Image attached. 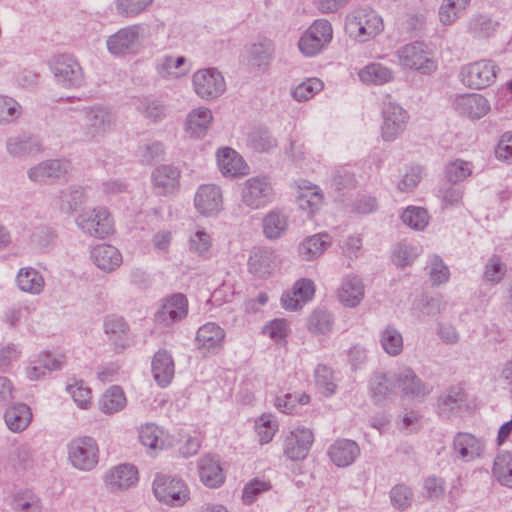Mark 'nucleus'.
I'll return each instance as SVG.
<instances>
[{
	"instance_id": "31",
	"label": "nucleus",
	"mask_w": 512,
	"mask_h": 512,
	"mask_svg": "<svg viewBox=\"0 0 512 512\" xmlns=\"http://www.w3.org/2000/svg\"><path fill=\"white\" fill-rule=\"evenodd\" d=\"M152 374L154 380L161 387L170 384L175 373L172 355L167 350H159L152 359Z\"/></svg>"
},
{
	"instance_id": "26",
	"label": "nucleus",
	"mask_w": 512,
	"mask_h": 512,
	"mask_svg": "<svg viewBox=\"0 0 512 512\" xmlns=\"http://www.w3.org/2000/svg\"><path fill=\"white\" fill-rule=\"evenodd\" d=\"M225 335L220 325L208 322L198 328L195 343L198 349L215 352L222 347Z\"/></svg>"
},
{
	"instance_id": "42",
	"label": "nucleus",
	"mask_w": 512,
	"mask_h": 512,
	"mask_svg": "<svg viewBox=\"0 0 512 512\" xmlns=\"http://www.w3.org/2000/svg\"><path fill=\"white\" fill-rule=\"evenodd\" d=\"M23 113L24 108L16 99L0 94V125L15 124Z\"/></svg>"
},
{
	"instance_id": "5",
	"label": "nucleus",
	"mask_w": 512,
	"mask_h": 512,
	"mask_svg": "<svg viewBox=\"0 0 512 512\" xmlns=\"http://www.w3.org/2000/svg\"><path fill=\"white\" fill-rule=\"evenodd\" d=\"M69 463L77 470L89 472L99 463V446L97 441L90 436H78L67 444Z\"/></svg>"
},
{
	"instance_id": "12",
	"label": "nucleus",
	"mask_w": 512,
	"mask_h": 512,
	"mask_svg": "<svg viewBox=\"0 0 512 512\" xmlns=\"http://www.w3.org/2000/svg\"><path fill=\"white\" fill-rule=\"evenodd\" d=\"M77 226L87 235L104 238L113 232V219L105 207H97L79 214Z\"/></svg>"
},
{
	"instance_id": "34",
	"label": "nucleus",
	"mask_w": 512,
	"mask_h": 512,
	"mask_svg": "<svg viewBox=\"0 0 512 512\" xmlns=\"http://www.w3.org/2000/svg\"><path fill=\"white\" fill-rule=\"evenodd\" d=\"M263 233L270 240L281 238L288 229L289 216L284 210L273 209L263 218Z\"/></svg>"
},
{
	"instance_id": "60",
	"label": "nucleus",
	"mask_w": 512,
	"mask_h": 512,
	"mask_svg": "<svg viewBox=\"0 0 512 512\" xmlns=\"http://www.w3.org/2000/svg\"><path fill=\"white\" fill-rule=\"evenodd\" d=\"M162 431L154 424H146L139 430L140 442L151 450L162 449L163 441L161 439Z\"/></svg>"
},
{
	"instance_id": "35",
	"label": "nucleus",
	"mask_w": 512,
	"mask_h": 512,
	"mask_svg": "<svg viewBox=\"0 0 512 512\" xmlns=\"http://www.w3.org/2000/svg\"><path fill=\"white\" fill-rule=\"evenodd\" d=\"M275 255L266 248H255L248 259L249 272L259 278L268 276L273 270Z\"/></svg>"
},
{
	"instance_id": "24",
	"label": "nucleus",
	"mask_w": 512,
	"mask_h": 512,
	"mask_svg": "<svg viewBox=\"0 0 512 512\" xmlns=\"http://www.w3.org/2000/svg\"><path fill=\"white\" fill-rule=\"evenodd\" d=\"M360 455L358 444L350 439H338L328 449L330 460L338 467H347Z\"/></svg>"
},
{
	"instance_id": "30",
	"label": "nucleus",
	"mask_w": 512,
	"mask_h": 512,
	"mask_svg": "<svg viewBox=\"0 0 512 512\" xmlns=\"http://www.w3.org/2000/svg\"><path fill=\"white\" fill-rule=\"evenodd\" d=\"M184 56L164 55L156 62V71L164 79H178L190 72Z\"/></svg>"
},
{
	"instance_id": "3",
	"label": "nucleus",
	"mask_w": 512,
	"mask_h": 512,
	"mask_svg": "<svg viewBox=\"0 0 512 512\" xmlns=\"http://www.w3.org/2000/svg\"><path fill=\"white\" fill-rule=\"evenodd\" d=\"M501 71L500 66L492 59H480L461 67L460 80L472 90H481L492 86Z\"/></svg>"
},
{
	"instance_id": "38",
	"label": "nucleus",
	"mask_w": 512,
	"mask_h": 512,
	"mask_svg": "<svg viewBox=\"0 0 512 512\" xmlns=\"http://www.w3.org/2000/svg\"><path fill=\"white\" fill-rule=\"evenodd\" d=\"M471 0H442L439 7V21L444 26H450L466 12Z\"/></svg>"
},
{
	"instance_id": "20",
	"label": "nucleus",
	"mask_w": 512,
	"mask_h": 512,
	"mask_svg": "<svg viewBox=\"0 0 512 512\" xmlns=\"http://www.w3.org/2000/svg\"><path fill=\"white\" fill-rule=\"evenodd\" d=\"M395 385L404 396L411 398H424L430 393L427 385L416 375L410 367H403L394 374Z\"/></svg>"
},
{
	"instance_id": "22",
	"label": "nucleus",
	"mask_w": 512,
	"mask_h": 512,
	"mask_svg": "<svg viewBox=\"0 0 512 512\" xmlns=\"http://www.w3.org/2000/svg\"><path fill=\"white\" fill-rule=\"evenodd\" d=\"M218 167L225 176L240 177L249 173V166L243 157L229 147L220 148L216 154Z\"/></svg>"
},
{
	"instance_id": "21",
	"label": "nucleus",
	"mask_w": 512,
	"mask_h": 512,
	"mask_svg": "<svg viewBox=\"0 0 512 512\" xmlns=\"http://www.w3.org/2000/svg\"><path fill=\"white\" fill-rule=\"evenodd\" d=\"M151 179L156 194H172L180 186V171L172 165H161L153 170Z\"/></svg>"
},
{
	"instance_id": "53",
	"label": "nucleus",
	"mask_w": 512,
	"mask_h": 512,
	"mask_svg": "<svg viewBox=\"0 0 512 512\" xmlns=\"http://www.w3.org/2000/svg\"><path fill=\"white\" fill-rule=\"evenodd\" d=\"M154 0H116L115 9L118 15L133 18L144 12Z\"/></svg>"
},
{
	"instance_id": "46",
	"label": "nucleus",
	"mask_w": 512,
	"mask_h": 512,
	"mask_svg": "<svg viewBox=\"0 0 512 512\" xmlns=\"http://www.w3.org/2000/svg\"><path fill=\"white\" fill-rule=\"evenodd\" d=\"M138 109L148 119L158 121L167 116L168 108L163 100L148 96L140 100Z\"/></svg>"
},
{
	"instance_id": "45",
	"label": "nucleus",
	"mask_w": 512,
	"mask_h": 512,
	"mask_svg": "<svg viewBox=\"0 0 512 512\" xmlns=\"http://www.w3.org/2000/svg\"><path fill=\"white\" fill-rule=\"evenodd\" d=\"M323 202V195L318 186H309L302 189L301 193L297 196L298 207L307 211L309 215H312L317 211Z\"/></svg>"
},
{
	"instance_id": "52",
	"label": "nucleus",
	"mask_w": 512,
	"mask_h": 512,
	"mask_svg": "<svg viewBox=\"0 0 512 512\" xmlns=\"http://www.w3.org/2000/svg\"><path fill=\"white\" fill-rule=\"evenodd\" d=\"M211 246V237L204 229H198L189 238V250L203 259L210 258Z\"/></svg>"
},
{
	"instance_id": "16",
	"label": "nucleus",
	"mask_w": 512,
	"mask_h": 512,
	"mask_svg": "<svg viewBox=\"0 0 512 512\" xmlns=\"http://www.w3.org/2000/svg\"><path fill=\"white\" fill-rule=\"evenodd\" d=\"M139 480V472L132 464H118L111 467L104 475L103 481L110 492H119L135 486Z\"/></svg>"
},
{
	"instance_id": "11",
	"label": "nucleus",
	"mask_w": 512,
	"mask_h": 512,
	"mask_svg": "<svg viewBox=\"0 0 512 512\" xmlns=\"http://www.w3.org/2000/svg\"><path fill=\"white\" fill-rule=\"evenodd\" d=\"M143 30L141 24H133L119 29L107 38L108 51L117 57L137 54L141 48Z\"/></svg>"
},
{
	"instance_id": "47",
	"label": "nucleus",
	"mask_w": 512,
	"mask_h": 512,
	"mask_svg": "<svg viewBox=\"0 0 512 512\" xmlns=\"http://www.w3.org/2000/svg\"><path fill=\"white\" fill-rule=\"evenodd\" d=\"M274 44L270 40L254 43L249 48V62L252 65L267 66L274 54Z\"/></svg>"
},
{
	"instance_id": "7",
	"label": "nucleus",
	"mask_w": 512,
	"mask_h": 512,
	"mask_svg": "<svg viewBox=\"0 0 512 512\" xmlns=\"http://www.w3.org/2000/svg\"><path fill=\"white\" fill-rule=\"evenodd\" d=\"M152 489L159 502L172 507L182 506L189 499L188 486L178 477L158 473L153 480Z\"/></svg>"
},
{
	"instance_id": "48",
	"label": "nucleus",
	"mask_w": 512,
	"mask_h": 512,
	"mask_svg": "<svg viewBox=\"0 0 512 512\" xmlns=\"http://www.w3.org/2000/svg\"><path fill=\"white\" fill-rule=\"evenodd\" d=\"M324 88V83L319 78H307L292 89L291 95L298 102L312 99Z\"/></svg>"
},
{
	"instance_id": "41",
	"label": "nucleus",
	"mask_w": 512,
	"mask_h": 512,
	"mask_svg": "<svg viewBox=\"0 0 512 512\" xmlns=\"http://www.w3.org/2000/svg\"><path fill=\"white\" fill-rule=\"evenodd\" d=\"M493 476L502 485L512 488V453L503 451L499 453L493 464Z\"/></svg>"
},
{
	"instance_id": "39",
	"label": "nucleus",
	"mask_w": 512,
	"mask_h": 512,
	"mask_svg": "<svg viewBox=\"0 0 512 512\" xmlns=\"http://www.w3.org/2000/svg\"><path fill=\"white\" fill-rule=\"evenodd\" d=\"M497 22L484 14H477L470 17L467 22V32L475 39H486L491 37L496 29Z\"/></svg>"
},
{
	"instance_id": "62",
	"label": "nucleus",
	"mask_w": 512,
	"mask_h": 512,
	"mask_svg": "<svg viewBox=\"0 0 512 512\" xmlns=\"http://www.w3.org/2000/svg\"><path fill=\"white\" fill-rule=\"evenodd\" d=\"M213 120L212 111L207 107L191 110L186 117V128H207Z\"/></svg>"
},
{
	"instance_id": "25",
	"label": "nucleus",
	"mask_w": 512,
	"mask_h": 512,
	"mask_svg": "<svg viewBox=\"0 0 512 512\" xmlns=\"http://www.w3.org/2000/svg\"><path fill=\"white\" fill-rule=\"evenodd\" d=\"M198 473L201 482L209 488L220 487L225 480L218 457L205 455L198 460Z\"/></svg>"
},
{
	"instance_id": "40",
	"label": "nucleus",
	"mask_w": 512,
	"mask_h": 512,
	"mask_svg": "<svg viewBox=\"0 0 512 512\" xmlns=\"http://www.w3.org/2000/svg\"><path fill=\"white\" fill-rule=\"evenodd\" d=\"M379 342L382 349L389 356H398L403 351V336L401 332L393 325H387L383 330L380 331Z\"/></svg>"
},
{
	"instance_id": "10",
	"label": "nucleus",
	"mask_w": 512,
	"mask_h": 512,
	"mask_svg": "<svg viewBox=\"0 0 512 512\" xmlns=\"http://www.w3.org/2000/svg\"><path fill=\"white\" fill-rule=\"evenodd\" d=\"M195 94L203 100H215L226 91L223 74L215 67L202 68L192 75Z\"/></svg>"
},
{
	"instance_id": "18",
	"label": "nucleus",
	"mask_w": 512,
	"mask_h": 512,
	"mask_svg": "<svg viewBox=\"0 0 512 512\" xmlns=\"http://www.w3.org/2000/svg\"><path fill=\"white\" fill-rule=\"evenodd\" d=\"M315 293L314 282L308 278L297 280L293 287L281 296V304L284 309L296 311L310 301Z\"/></svg>"
},
{
	"instance_id": "58",
	"label": "nucleus",
	"mask_w": 512,
	"mask_h": 512,
	"mask_svg": "<svg viewBox=\"0 0 512 512\" xmlns=\"http://www.w3.org/2000/svg\"><path fill=\"white\" fill-rule=\"evenodd\" d=\"M103 328L105 334L116 344L121 341L128 332V325L124 319L115 315L105 318Z\"/></svg>"
},
{
	"instance_id": "1",
	"label": "nucleus",
	"mask_w": 512,
	"mask_h": 512,
	"mask_svg": "<svg viewBox=\"0 0 512 512\" xmlns=\"http://www.w3.org/2000/svg\"><path fill=\"white\" fill-rule=\"evenodd\" d=\"M395 55L398 65L403 70L431 75L438 67L433 51L422 41H414L400 46Z\"/></svg>"
},
{
	"instance_id": "44",
	"label": "nucleus",
	"mask_w": 512,
	"mask_h": 512,
	"mask_svg": "<svg viewBox=\"0 0 512 512\" xmlns=\"http://www.w3.org/2000/svg\"><path fill=\"white\" fill-rule=\"evenodd\" d=\"M395 382L384 373L377 372L369 380L370 395L375 402H381L394 391Z\"/></svg>"
},
{
	"instance_id": "13",
	"label": "nucleus",
	"mask_w": 512,
	"mask_h": 512,
	"mask_svg": "<svg viewBox=\"0 0 512 512\" xmlns=\"http://www.w3.org/2000/svg\"><path fill=\"white\" fill-rule=\"evenodd\" d=\"M314 442V434L311 429L297 427L291 430L284 438L283 453L292 461L304 460Z\"/></svg>"
},
{
	"instance_id": "28",
	"label": "nucleus",
	"mask_w": 512,
	"mask_h": 512,
	"mask_svg": "<svg viewBox=\"0 0 512 512\" xmlns=\"http://www.w3.org/2000/svg\"><path fill=\"white\" fill-rule=\"evenodd\" d=\"M93 263L102 271L110 273L115 271L122 264V254L109 244H100L91 250Z\"/></svg>"
},
{
	"instance_id": "2",
	"label": "nucleus",
	"mask_w": 512,
	"mask_h": 512,
	"mask_svg": "<svg viewBox=\"0 0 512 512\" xmlns=\"http://www.w3.org/2000/svg\"><path fill=\"white\" fill-rule=\"evenodd\" d=\"M345 29L352 39L363 43L379 35L384 29V23L376 11L358 8L347 15Z\"/></svg>"
},
{
	"instance_id": "50",
	"label": "nucleus",
	"mask_w": 512,
	"mask_h": 512,
	"mask_svg": "<svg viewBox=\"0 0 512 512\" xmlns=\"http://www.w3.org/2000/svg\"><path fill=\"white\" fill-rule=\"evenodd\" d=\"M382 113L385 128H400L409 118L407 111L394 102L385 103Z\"/></svg>"
},
{
	"instance_id": "29",
	"label": "nucleus",
	"mask_w": 512,
	"mask_h": 512,
	"mask_svg": "<svg viewBox=\"0 0 512 512\" xmlns=\"http://www.w3.org/2000/svg\"><path fill=\"white\" fill-rule=\"evenodd\" d=\"M339 301L346 307H356L364 298V285L357 275H347L337 293Z\"/></svg>"
},
{
	"instance_id": "4",
	"label": "nucleus",
	"mask_w": 512,
	"mask_h": 512,
	"mask_svg": "<svg viewBox=\"0 0 512 512\" xmlns=\"http://www.w3.org/2000/svg\"><path fill=\"white\" fill-rule=\"evenodd\" d=\"M333 39V28L327 19H316L302 33L297 46L305 57H315L322 53Z\"/></svg>"
},
{
	"instance_id": "27",
	"label": "nucleus",
	"mask_w": 512,
	"mask_h": 512,
	"mask_svg": "<svg viewBox=\"0 0 512 512\" xmlns=\"http://www.w3.org/2000/svg\"><path fill=\"white\" fill-rule=\"evenodd\" d=\"M77 118L84 120L85 125L101 128L117 124L116 113L106 106L84 107L77 111Z\"/></svg>"
},
{
	"instance_id": "49",
	"label": "nucleus",
	"mask_w": 512,
	"mask_h": 512,
	"mask_svg": "<svg viewBox=\"0 0 512 512\" xmlns=\"http://www.w3.org/2000/svg\"><path fill=\"white\" fill-rule=\"evenodd\" d=\"M314 377L316 386L322 395L329 397L335 393L337 385L331 368L319 364L315 368Z\"/></svg>"
},
{
	"instance_id": "63",
	"label": "nucleus",
	"mask_w": 512,
	"mask_h": 512,
	"mask_svg": "<svg viewBox=\"0 0 512 512\" xmlns=\"http://www.w3.org/2000/svg\"><path fill=\"white\" fill-rule=\"evenodd\" d=\"M390 500L394 508L405 510L412 503L413 493L408 486L404 484H398L392 487L390 491Z\"/></svg>"
},
{
	"instance_id": "59",
	"label": "nucleus",
	"mask_w": 512,
	"mask_h": 512,
	"mask_svg": "<svg viewBox=\"0 0 512 512\" xmlns=\"http://www.w3.org/2000/svg\"><path fill=\"white\" fill-rule=\"evenodd\" d=\"M429 276L433 285L446 283L450 277L448 266L438 255H432L428 262Z\"/></svg>"
},
{
	"instance_id": "9",
	"label": "nucleus",
	"mask_w": 512,
	"mask_h": 512,
	"mask_svg": "<svg viewBox=\"0 0 512 512\" xmlns=\"http://www.w3.org/2000/svg\"><path fill=\"white\" fill-rule=\"evenodd\" d=\"M275 191L270 180L265 176H255L243 182L241 201L246 207L257 210L273 202Z\"/></svg>"
},
{
	"instance_id": "17",
	"label": "nucleus",
	"mask_w": 512,
	"mask_h": 512,
	"mask_svg": "<svg viewBox=\"0 0 512 512\" xmlns=\"http://www.w3.org/2000/svg\"><path fill=\"white\" fill-rule=\"evenodd\" d=\"M188 314V300L182 293L167 297L155 314V320L164 326L173 325Z\"/></svg>"
},
{
	"instance_id": "55",
	"label": "nucleus",
	"mask_w": 512,
	"mask_h": 512,
	"mask_svg": "<svg viewBox=\"0 0 512 512\" xmlns=\"http://www.w3.org/2000/svg\"><path fill=\"white\" fill-rule=\"evenodd\" d=\"M330 183L335 190L342 191L354 188L357 181L355 174L347 166H340L332 171Z\"/></svg>"
},
{
	"instance_id": "19",
	"label": "nucleus",
	"mask_w": 512,
	"mask_h": 512,
	"mask_svg": "<svg viewBox=\"0 0 512 512\" xmlns=\"http://www.w3.org/2000/svg\"><path fill=\"white\" fill-rule=\"evenodd\" d=\"M195 207L203 215H216L222 210L221 189L213 184L201 185L195 195Z\"/></svg>"
},
{
	"instance_id": "14",
	"label": "nucleus",
	"mask_w": 512,
	"mask_h": 512,
	"mask_svg": "<svg viewBox=\"0 0 512 512\" xmlns=\"http://www.w3.org/2000/svg\"><path fill=\"white\" fill-rule=\"evenodd\" d=\"M6 149L10 156L18 159L35 156L44 150L41 140L27 130L9 136L6 140Z\"/></svg>"
},
{
	"instance_id": "8",
	"label": "nucleus",
	"mask_w": 512,
	"mask_h": 512,
	"mask_svg": "<svg viewBox=\"0 0 512 512\" xmlns=\"http://www.w3.org/2000/svg\"><path fill=\"white\" fill-rule=\"evenodd\" d=\"M73 169L67 158L46 159L27 170L29 180L38 184H54L67 181Z\"/></svg>"
},
{
	"instance_id": "36",
	"label": "nucleus",
	"mask_w": 512,
	"mask_h": 512,
	"mask_svg": "<svg viewBox=\"0 0 512 512\" xmlns=\"http://www.w3.org/2000/svg\"><path fill=\"white\" fill-rule=\"evenodd\" d=\"M5 423L12 432H22L32 420V412L28 405L17 403L10 406L4 414Z\"/></svg>"
},
{
	"instance_id": "43",
	"label": "nucleus",
	"mask_w": 512,
	"mask_h": 512,
	"mask_svg": "<svg viewBox=\"0 0 512 512\" xmlns=\"http://www.w3.org/2000/svg\"><path fill=\"white\" fill-rule=\"evenodd\" d=\"M99 405L105 414H113L122 410L126 406L124 391L119 386L110 387L102 395Z\"/></svg>"
},
{
	"instance_id": "54",
	"label": "nucleus",
	"mask_w": 512,
	"mask_h": 512,
	"mask_svg": "<svg viewBox=\"0 0 512 512\" xmlns=\"http://www.w3.org/2000/svg\"><path fill=\"white\" fill-rule=\"evenodd\" d=\"M506 272V264L501 260L499 256L493 255L491 258H489L485 265L483 279L484 281L495 285L504 278Z\"/></svg>"
},
{
	"instance_id": "32",
	"label": "nucleus",
	"mask_w": 512,
	"mask_h": 512,
	"mask_svg": "<svg viewBox=\"0 0 512 512\" xmlns=\"http://www.w3.org/2000/svg\"><path fill=\"white\" fill-rule=\"evenodd\" d=\"M394 77V71L379 62H371L358 71V78L365 85H385L393 81Z\"/></svg>"
},
{
	"instance_id": "64",
	"label": "nucleus",
	"mask_w": 512,
	"mask_h": 512,
	"mask_svg": "<svg viewBox=\"0 0 512 512\" xmlns=\"http://www.w3.org/2000/svg\"><path fill=\"white\" fill-rule=\"evenodd\" d=\"M471 174V168L468 162L455 160L446 165L445 175L447 180L456 184L463 181Z\"/></svg>"
},
{
	"instance_id": "57",
	"label": "nucleus",
	"mask_w": 512,
	"mask_h": 512,
	"mask_svg": "<svg viewBox=\"0 0 512 512\" xmlns=\"http://www.w3.org/2000/svg\"><path fill=\"white\" fill-rule=\"evenodd\" d=\"M272 488L270 481L254 478L245 484L242 492V501L246 505L254 503L259 495Z\"/></svg>"
},
{
	"instance_id": "56",
	"label": "nucleus",
	"mask_w": 512,
	"mask_h": 512,
	"mask_svg": "<svg viewBox=\"0 0 512 512\" xmlns=\"http://www.w3.org/2000/svg\"><path fill=\"white\" fill-rule=\"evenodd\" d=\"M333 318L326 310L314 311L308 320V329L314 334H326L332 330Z\"/></svg>"
},
{
	"instance_id": "15",
	"label": "nucleus",
	"mask_w": 512,
	"mask_h": 512,
	"mask_svg": "<svg viewBox=\"0 0 512 512\" xmlns=\"http://www.w3.org/2000/svg\"><path fill=\"white\" fill-rule=\"evenodd\" d=\"M451 106L456 113L470 119H480L490 111L488 99L477 93L455 95Z\"/></svg>"
},
{
	"instance_id": "37",
	"label": "nucleus",
	"mask_w": 512,
	"mask_h": 512,
	"mask_svg": "<svg viewBox=\"0 0 512 512\" xmlns=\"http://www.w3.org/2000/svg\"><path fill=\"white\" fill-rule=\"evenodd\" d=\"M18 288L31 295H39L45 286V280L42 274L35 268H21L16 276Z\"/></svg>"
},
{
	"instance_id": "23",
	"label": "nucleus",
	"mask_w": 512,
	"mask_h": 512,
	"mask_svg": "<svg viewBox=\"0 0 512 512\" xmlns=\"http://www.w3.org/2000/svg\"><path fill=\"white\" fill-rule=\"evenodd\" d=\"M453 452L458 459L470 462L481 457L484 452V443L470 433L459 432L453 439Z\"/></svg>"
},
{
	"instance_id": "6",
	"label": "nucleus",
	"mask_w": 512,
	"mask_h": 512,
	"mask_svg": "<svg viewBox=\"0 0 512 512\" xmlns=\"http://www.w3.org/2000/svg\"><path fill=\"white\" fill-rule=\"evenodd\" d=\"M57 85L65 89L79 88L84 84V72L79 62L69 54H58L48 62Z\"/></svg>"
},
{
	"instance_id": "33",
	"label": "nucleus",
	"mask_w": 512,
	"mask_h": 512,
	"mask_svg": "<svg viewBox=\"0 0 512 512\" xmlns=\"http://www.w3.org/2000/svg\"><path fill=\"white\" fill-rule=\"evenodd\" d=\"M331 245V238L327 233H318L306 237L298 246V254L305 261L319 258Z\"/></svg>"
},
{
	"instance_id": "61",
	"label": "nucleus",
	"mask_w": 512,
	"mask_h": 512,
	"mask_svg": "<svg viewBox=\"0 0 512 512\" xmlns=\"http://www.w3.org/2000/svg\"><path fill=\"white\" fill-rule=\"evenodd\" d=\"M276 140L272 138L268 130H254L248 136V145L257 152H268L276 147Z\"/></svg>"
},
{
	"instance_id": "51",
	"label": "nucleus",
	"mask_w": 512,
	"mask_h": 512,
	"mask_svg": "<svg viewBox=\"0 0 512 512\" xmlns=\"http://www.w3.org/2000/svg\"><path fill=\"white\" fill-rule=\"evenodd\" d=\"M403 223L414 230L421 231L429 223V215L426 209L416 206L407 207L401 214Z\"/></svg>"
}]
</instances>
